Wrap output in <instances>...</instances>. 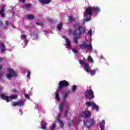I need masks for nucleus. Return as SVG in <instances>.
Instances as JSON below:
<instances>
[{
  "label": "nucleus",
  "mask_w": 130,
  "mask_h": 130,
  "mask_svg": "<svg viewBox=\"0 0 130 130\" xmlns=\"http://www.w3.org/2000/svg\"><path fill=\"white\" fill-rule=\"evenodd\" d=\"M100 11V8L98 7H88L86 8L84 12V19L83 20V24H86L87 22H90L92 20V15L93 14H97Z\"/></svg>",
  "instance_id": "obj_1"
},
{
  "label": "nucleus",
  "mask_w": 130,
  "mask_h": 130,
  "mask_svg": "<svg viewBox=\"0 0 130 130\" xmlns=\"http://www.w3.org/2000/svg\"><path fill=\"white\" fill-rule=\"evenodd\" d=\"M82 34V26H78V28L75 31L73 32V35L74 36V42L75 43H78V39L81 37Z\"/></svg>",
  "instance_id": "obj_2"
},
{
  "label": "nucleus",
  "mask_w": 130,
  "mask_h": 130,
  "mask_svg": "<svg viewBox=\"0 0 130 130\" xmlns=\"http://www.w3.org/2000/svg\"><path fill=\"white\" fill-rule=\"evenodd\" d=\"M70 86V83L67 80H61L59 81L57 90L58 91H61L62 88H67Z\"/></svg>",
  "instance_id": "obj_3"
},
{
  "label": "nucleus",
  "mask_w": 130,
  "mask_h": 130,
  "mask_svg": "<svg viewBox=\"0 0 130 130\" xmlns=\"http://www.w3.org/2000/svg\"><path fill=\"white\" fill-rule=\"evenodd\" d=\"M84 95L86 99H89V100L95 98V96L94 95V91H93L92 89L86 90L85 92L84 93Z\"/></svg>",
  "instance_id": "obj_4"
},
{
  "label": "nucleus",
  "mask_w": 130,
  "mask_h": 130,
  "mask_svg": "<svg viewBox=\"0 0 130 130\" xmlns=\"http://www.w3.org/2000/svg\"><path fill=\"white\" fill-rule=\"evenodd\" d=\"M95 123V121H94V119H90L87 120H83V124L85 127L87 128H91V127L93 124Z\"/></svg>",
  "instance_id": "obj_5"
},
{
  "label": "nucleus",
  "mask_w": 130,
  "mask_h": 130,
  "mask_svg": "<svg viewBox=\"0 0 130 130\" xmlns=\"http://www.w3.org/2000/svg\"><path fill=\"white\" fill-rule=\"evenodd\" d=\"M8 72L9 73L6 75L7 79H11L12 77L17 76V74H16V72H14V70L11 68L8 69Z\"/></svg>",
  "instance_id": "obj_6"
},
{
  "label": "nucleus",
  "mask_w": 130,
  "mask_h": 130,
  "mask_svg": "<svg viewBox=\"0 0 130 130\" xmlns=\"http://www.w3.org/2000/svg\"><path fill=\"white\" fill-rule=\"evenodd\" d=\"M91 111L89 110H85L82 112V117L84 118H89V117H91Z\"/></svg>",
  "instance_id": "obj_7"
},
{
  "label": "nucleus",
  "mask_w": 130,
  "mask_h": 130,
  "mask_svg": "<svg viewBox=\"0 0 130 130\" xmlns=\"http://www.w3.org/2000/svg\"><path fill=\"white\" fill-rule=\"evenodd\" d=\"M82 47L83 48H86L88 50H90L91 51H93V47H92V44H87L85 42L83 43L82 45Z\"/></svg>",
  "instance_id": "obj_8"
},
{
  "label": "nucleus",
  "mask_w": 130,
  "mask_h": 130,
  "mask_svg": "<svg viewBox=\"0 0 130 130\" xmlns=\"http://www.w3.org/2000/svg\"><path fill=\"white\" fill-rule=\"evenodd\" d=\"M31 37H32L34 40H39V35L38 31L34 30L31 34Z\"/></svg>",
  "instance_id": "obj_9"
},
{
  "label": "nucleus",
  "mask_w": 130,
  "mask_h": 130,
  "mask_svg": "<svg viewBox=\"0 0 130 130\" xmlns=\"http://www.w3.org/2000/svg\"><path fill=\"white\" fill-rule=\"evenodd\" d=\"M6 8V5H4L2 6L0 10V15L1 17H5V8Z\"/></svg>",
  "instance_id": "obj_10"
},
{
  "label": "nucleus",
  "mask_w": 130,
  "mask_h": 130,
  "mask_svg": "<svg viewBox=\"0 0 130 130\" xmlns=\"http://www.w3.org/2000/svg\"><path fill=\"white\" fill-rule=\"evenodd\" d=\"M84 70L85 71H86V72H87V73H90L91 71V68H90V66H89V64H84Z\"/></svg>",
  "instance_id": "obj_11"
},
{
  "label": "nucleus",
  "mask_w": 130,
  "mask_h": 130,
  "mask_svg": "<svg viewBox=\"0 0 130 130\" xmlns=\"http://www.w3.org/2000/svg\"><path fill=\"white\" fill-rule=\"evenodd\" d=\"M100 127L101 130H105V120H103L100 124Z\"/></svg>",
  "instance_id": "obj_12"
},
{
  "label": "nucleus",
  "mask_w": 130,
  "mask_h": 130,
  "mask_svg": "<svg viewBox=\"0 0 130 130\" xmlns=\"http://www.w3.org/2000/svg\"><path fill=\"white\" fill-rule=\"evenodd\" d=\"M0 47L1 48V52L2 53L5 52V51L6 50V47H5V44H4V43H0Z\"/></svg>",
  "instance_id": "obj_13"
},
{
  "label": "nucleus",
  "mask_w": 130,
  "mask_h": 130,
  "mask_svg": "<svg viewBox=\"0 0 130 130\" xmlns=\"http://www.w3.org/2000/svg\"><path fill=\"white\" fill-rule=\"evenodd\" d=\"M65 41L67 44V46L68 48H71V46H72V45L71 44V41L70 40L67 38H65Z\"/></svg>",
  "instance_id": "obj_14"
},
{
  "label": "nucleus",
  "mask_w": 130,
  "mask_h": 130,
  "mask_svg": "<svg viewBox=\"0 0 130 130\" xmlns=\"http://www.w3.org/2000/svg\"><path fill=\"white\" fill-rule=\"evenodd\" d=\"M71 93V91H66L63 95V100H66L67 98L69 96V94Z\"/></svg>",
  "instance_id": "obj_15"
},
{
  "label": "nucleus",
  "mask_w": 130,
  "mask_h": 130,
  "mask_svg": "<svg viewBox=\"0 0 130 130\" xmlns=\"http://www.w3.org/2000/svg\"><path fill=\"white\" fill-rule=\"evenodd\" d=\"M94 104L95 103L94 102H86V103L87 107H91V106L93 107Z\"/></svg>",
  "instance_id": "obj_16"
},
{
  "label": "nucleus",
  "mask_w": 130,
  "mask_h": 130,
  "mask_svg": "<svg viewBox=\"0 0 130 130\" xmlns=\"http://www.w3.org/2000/svg\"><path fill=\"white\" fill-rule=\"evenodd\" d=\"M18 106H24V104H25V102L24 101L19 100L17 102Z\"/></svg>",
  "instance_id": "obj_17"
},
{
  "label": "nucleus",
  "mask_w": 130,
  "mask_h": 130,
  "mask_svg": "<svg viewBox=\"0 0 130 130\" xmlns=\"http://www.w3.org/2000/svg\"><path fill=\"white\" fill-rule=\"evenodd\" d=\"M92 109H95L96 111H99V106L96 105V104L94 103L92 106Z\"/></svg>",
  "instance_id": "obj_18"
},
{
  "label": "nucleus",
  "mask_w": 130,
  "mask_h": 130,
  "mask_svg": "<svg viewBox=\"0 0 130 130\" xmlns=\"http://www.w3.org/2000/svg\"><path fill=\"white\" fill-rule=\"evenodd\" d=\"M9 98V101H10V99H11L12 100H13V99H16V98H18V95H16V94H13L11 95L10 96H8Z\"/></svg>",
  "instance_id": "obj_19"
},
{
  "label": "nucleus",
  "mask_w": 130,
  "mask_h": 130,
  "mask_svg": "<svg viewBox=\"0 0 130 130\" xmlns=\"http://www.w3.org/2000/svg\"><path fill=\"white\" fill-rule=\"evenodd\" d=\"M62 106H64V105H67V100H62V101L61 102V103L59 104Z\"/></svg>",
  "instance_id": "obj_20"
},
{
  "label": "nucleus",
  "mask_w": 130,
  "mask_h": 130,
  "mask_svg": "<svg viewBox=\"0 0 130 130\" xmlns=\"http://www.w3.org/2000/svg\"><path fill=\"white\" fill-rule=\"evenodd\" d=\"M68 20L69 22H75V18H74V16H69Z\"/></svg>",
  "instance_id": "obj_21"
},
{
  "label": "nucleus",
  "mask_w": 130,
  "mask_h": 130,
  "mask_svg": "<svg viewBox=\"0 0 130 130\" xmlns=\"http://www.w3.org/2000/svg\"><path fill=\"white\" fill-rule=\"evenodd\" d=\"M55 99L57 101H60V98H59V94L57 92H55Z\"/></svg>",
  "instance_id": "obj_22"
},
{
  "label": "nucleus",
  "mask_w": 130,
  "mask_h": 130,
  "mask_svg": "<svg viewBox=\"0 0 130 130\" xmlns=\"http://www.w3.org/2000/svg\"><path fill=\"white\" fill-rule=\"evenodd\" d=\"M31 7V4H25L24 6H22V8L24 9H28Z\"/></svg>",
  "instance_id": "obj_23"
},
{
  "label": "nucleus",
  "mask_w": 130,
  "mask_h": 130,
  "mask_svg": "<svg viewBox=\"0 0 130 130\" xmlns=\"http://www.w3.org/2000/svg\"><path fill=\"white\" fill-rule=\"evenodd\" d=\"M26 17L29 20H33V19L35 18V17L34 15H32L31 14L27 15Z\"/></svg>",
  "instance_id": "obj_24"
},
{
  "label": "nucleus",
  "mask_w": 130,
  "mask_h": 130,
  "mask_svg": "<svg viewBox=\"0 0 130 130\" xmlns=\"http://www.w3.org/2000/svg\"><path fill=\"white\" fill-rule=\"evenodd\" d=\"M61 28H62V23L60 22V23H59V24L57 26V29L58 30H61Z\"/></svg>",
  "instance_id": "obj_25"
},
{
  "label": "nucleus",
  "mask_w": 130,
  "mask_h": 130,
  "mask_svg": "<svg viewBox=\"0 0 130 130\" xmlns=\"http://www.w3.org/2000/svg\"><path fill=\"white\" fill-rule=\"evenodd\" d=\"M47 126V123H44L43 125H42L41 128L42 129H45Z\"/></svg>",
  "instance_id": "obj_26"
},
{
  "label": "nucleus",
  "mask_w": 130,
  "mask_h": 130,
  "mask_svg": "<svg viewBox=\"0 0 130 130\" xmlns=\"http://www.w3.org/2000/svg\"><path fill=\"white\" fill-rule=\"evenodd\" d=\"M89 73H90L91 76H94L96 74V70H90Z\"/></svg>",
  "instance_id": "obj_27"
},
{
  "label": "nucleus",
  "mask_w": 130,
  "mask_h": 130,
  "mask_svg": "<svg viewBox=\"0 0 130 130\" xmlns=\"http://www.w3.org/2000/svg\"><path fill=\"white\" fill-rule=\"evenodd\" d=\"M58 122H59V126L60 127H63V125H64L63 122L61 121V120H60V121H58Z\"/></svg>",
  "instance_id": "obj_28"
},
{
  "label": "nucleus",
  "mask_w": 130,
  "mask_h": 130,
  "mask_svg": "<svg viewBox=\"0 0 130 130\" xmlns=\"http://www.w3.org/2000/svg\"><path fill=\"white\" fill-rule=\"evenodd\" d=\"M55 127H56V125H55V123H54L51 126L50 129V130H54L55 129Z\"/></svg>",
  "instance_id": "obj_29"
},
{
  "label": "nucleus",
  "mask_w": 130,
  "mask_h": 130,
  "mask_svg": "<svg viewBox=\"0 0 130 130\" xmlns=\"http://www.w3.org/2000/svg\"><path fill=\"white\" fill-rule=\"evenodd\" d=\"M62 108H63V106H61V105H59V107H58V110L59 111H60V112H61V111H62Z\"/></svg>",
  "instance_id": "obj_30"
},
{
  "label": "nucleus",
  "mask_w": 130,
  "mask_h": 130,
  "mask_svg": "<svg viewBox=\"0 0 130 130\" xmlns=\"http://www.w3.org/2000/svg\"><path fill=\"white\" fill-rule=\"evenodd\" d=\"M51 1V0H44L43 4L44 5H47V4H49Z\"/></svg>",
  "instance_id": "obj_31"
},
{
  "label": "nucleus",
  "mask_w": 130,
  "mask_h": 130,
  "mask_svg": "<svg viewBox=\"0 0 130 130\" xmlns=\"http://www.w3.org/2000/svg\"><path fill=\"white\" fill-rule=\"evenodd\" d=\"M76 90H77V86L74 85L72 86V91L75 92V91H76Z\"/></svg>",
  "instance_id": "obj_32"
},
{
  "label": "nucleus",
  "mask_w": 130,
  "mask_h": 130,
  "mask_svg": "<svg viewBox=\"0 0 130 130\" xmlns=\"http://www.w3.org/2000/svg\"><path fill=\"white\" fill-rule=\"evenodd\" d=\"M88 59L90 62H93L94 61V60H93V58H92V57H91V56H88Z\"/></svg>",
  "instance_id": "obj_33"
},
{
  "label": "nucleus",
  "mask_w": 130,
  "mask_h": 130,
  "mask_svg": "<svg viewBox=\"0 0 130 130\" xmlns=\"http://www.w3.org/2000/svg\"><path fill=\"white\" fill-rule=\"evenodd\" d=\"M0 28L4 29V22L2 20H0Z\"/></svg>",
  "instance_id": "obj_34"
},
{
  "label": "nucleus",
  "mask_w": 130,
  "mask_h": 130,
  "mask_svg": "<svg viewBox=\"0 0 130 130\" xmlns=\"http://www.w3.org/2000/svg\"><path fill=\"white\" fill-rule=\"evenodd\" d=\"M57 119L58 121H60V113H58L57 114Z\"/></svg>",
  "instance_id": "obj_35"
},
{
  "label": "nucleus",
  "mask_w": 130,
  "mask_h": 130,
  "mask_svg": "<svg viewBox=\"0 0 130 130\" xmlns=\"http://www.w3.org/2000/svg\"><path fill=\"white\" fill-rule=\"evenodd\" d=\"M68 113H69V111L68 110H67L65 111L64 114V116H65V117H67Z\"/></svg>",
  "instance_id": "obj_36"
},
{
  "label": "nucleus",
  "mask_w": 130,
  "mask_h": 130,
  "mask_svg": "<svg viewBox=\"0 0 130 130\" xmlns=\"http://www.w3.org/2000/svg\"><path fill=\"white\" fill-rule=\"evenodd\" d=\"M36 25H38V26H43V23H42V22H36Z\"/></svg>",
  "instance_id": "obj_37"
},
{
  "label": "nucleus",
  "mask_w": 130,
  "mask_h": 130,
  "mask_svg": "<svg viewBox=\"0 0 130 130\" xmlns=\"http://www.w3.org/2000/svg\"><path fill=\"white\" fill-rule=\"evenodd\" d=\"M72 51H73V52H74V53H75V54L78 53V50H77V49H76L75 48H73L72 49Z\"/></svg>",
  "instance_id": "obj_38"
},
{
  "label": "nucleus",
  "mask_w": 130,
  "mask_h": 130,
  "mask_svg": "<svg viewBox=\"0 0 130 130\" xmlns=\"http://www.w3.org/2000/svg\"><path fill=\"white\" fill-rule=\"evenodd\" d=\"M24 96L25 98H26V99H30V96L29 95V94L25 93L24 94Z\"/></svg>",
  "instance_id": "obj_39"
},
{
  "label": "nucleus",
  "mask_w": 130,
  "mask_h": 130,
  "mask_svg": "<svg viewBox=\"0 0 130 130\" xmlns=\"http://www.w3.org/2000/svg\"><path fill=\"white\" fill-rule=\"evenodd\" d=\"M12 106H18V102H12Z\"/></svg>",
  "instance_id": "obj_40"
},
{
  "label": "nucleus",
  "mask_w": 130,
  "mask_h": 130,
  "mask_svg": "<svg viewBox=\"0 0 130 130\" xmlns=\"http://www.w3.org/2000/svg\"><path fill=\"white\" fill-rule=\"evenodd\" d=\"M30 75H31V72H30V71H28L27 72V78H30Z\"/></svg>",
  "instance_id": "obj_41"
},
{
  "label": "nucleus",
  "mask_w": 130,
  "mask_h": 130,
  "mask_svg": "<svg viewBox=\"0 0 130 130\" xmlns=\"http://www.w3.org/2000/svg\"><path fill=\"white\" fill-rule=\"evenodd\" d=\"M88 34H89L90 35V36H92V29H90L88 32Z\"/></svg>",
  "instance_id": "obj_42"
},
{
  "label": "nucleus",
  "mask_w": 130,
  "mask_h": 130,
  "mask_svg": "<svg viewBox=\"0 0 130 130\" xmlns=\"http://www.w3.org/2000/svg\"><path fill=\"white\" fill-rule=\"evenodd\" d=\"M21 38H23V39H25V38H27V36L25 35H22L21 36Z\"/></svg>",
  "instance_id": "obj_43"
},
{
  "label": "nucleus",
  "mask_w": 130,
  "mask_h": 130,
  "mask_svg": "<svg viewBox=\"0 0 130 130\" xmlns=\"http://www.w3.org/2000/svg\"><path fill=\"white\" fill-rule=\"evenodd\" d=\"M18 1L20 3H22V4H25V2H26V0H18Z\"/></svg>",
  "instance_id": "obj_44"
},
{
  "label": "nucleus",
  "mask_w": 130,
  "mask_h": 130,
  "mask_svg": "<svg viewBox=\"0 0 130 130\" xmlns=\"http://www.w3.org/2000/svg\"><path fill=\"white\" fill-rule=\"evenodd\" d=\"M68 32L69 33V34H73V30H72V29H69Z\"/></svg>",
  "instance_id": "obj_45"
},
{
  "label": "nucleus",
  "mask_w": 130,
  "mask_h": 130,
  "mask_svg": "<svg viewBox=\"0 0 130 130\" xmlns=\"http://www.w3.org/2000/svg\"><path fill=\"white\" fill-rule=\"evenodd\" d=\"M19 111L20 112V115H23V111H22L21 109H19Z\"/></svg>",
  "instance_id": "obj_46"
},
{
  "label": "nucleus",
  "mask_w": 130,
  "mask_h": 130,
  "mask_svg": "<svg viewBox=\"0 0 130 130\" xmlns=\"http://www.w3.org/2000/svg\"><path fill=\"white\" fill-rule=\"evenodd\" d=\"M82 33H85V32H86V28H82Z\"/></svg>",
  "instance_id": "obj_47"
},
{
  "label": "nucleus",
  "mask_w": 130,
  "mask_h": 130,
  "mask_svg": "<svg viewBox=\"0 0 130 130\" xmlns=\"http://www.w3.org/2000/svg\"><path fill=\"white\" fill-rule=\"evenodd\" d=\"M39 2L40 4H43L44 0H39Z\"/></svg>",
  "instance_id": "obj_48"
},
{
  "label": "nucleus",
  "mask_w": 130,
  "mask_h": 130,
  "mask_svg": "<svg viewBox=\"0 0 130 130\" xmlns=\"http://www.w3.org/2000/svg\"><path fill=\"white\" fill-rule=\"evenodd\" d=\"M24 43H25V44H28V40H24Z\"/></svg>",
  "instance_id": "obj_49"
},
{
  "label": "nucleus",
  "mask_w": 130,
  "mask_h": 130,
  "mask_svg": "<svg viewBox=\"0 0 130 130\" xmlns=\"http://www.w3.org/2000/svg\"><path fill=\"white\" fill-rule=\"evenodd\" d=\"M2 77H3V73H2V72H0V80L1 79H2Z\"/></svg>",
  "instance_id": "obj_50"
},
{
  "label": "nucleus",
  "mask_w": 130,
  "mask_h": 130,
  "mask_svg": "<svg viewBox=\"0 0 130 130\" xmlns=\"http://www.w3.org/2000/svg\"><path fill=\"white\" fill-rule=\"evenodd\" d=\"M5 24L6 25H9V21L8 20L5 21Z\"/></svg>",
  "instance_id": "obj_51"
},
{
  "label": "nucleus",
  "mask_w": 130,
  "mask_h": 130,
  "mask_svg": "<svg viewBox=\"0 0 130 130\" xmlns=\"http://www.w3.org/2000/svg\"><path fill=\"white\" fill-rule=\"evenodd\" d=\"M100 58H101V59H104V57H103V55H101Z\"/></svg>",
  "instance_id": "obj_52"
},
{
  "label": "nucleus",
  "mask_w": 130,
  "mask_h": 130,
  "mask_svg": "<svg viewBox=\"0 0 130 130\" xmlns=\"http://www.w3.org/2000/svg\"><path fill=\"white\" fill-rule=\"evenodd\" d=\"M79 62L80 64H82V60H79Z\"/></svg>",
  "instance_id": "obj_53"
},
{
  "label": "nucleus",
  "mask_w": 130,
  "mask_h": 130,
  "mask_svg": "<svg viewBox=\"0 0 130 130\" xmlns=\"http://www.w3.org/2000/svg\"><path fill=\"white\" fill-rule=\"evenodd\" d=\"M3 69V65H0V70H2Z\"/></svg>",
  "instance_id": "obj_54"
},
{
  "label": "nucleus",
  "mask_w": 130,
  "mask_h": 130,
  "mask_svg": "<svg viewBox=\"0 0 130 130\" xmlns=\"http://www.w3.org/2000/svg\"><path fill=\"white\" fill-rule=\"evenodd\" d=\"M3 60V59L2 58H0V62Z\"/></svg>",
  "instance_id": "obj_55"
},
{
  "label": "nucleus",
  "mask_w": 130,
  "mask_h": 130,
  "mask_svg": "<svg viewBox=\"0 0 130 130\" xmlns=\"http://www.w3.org/2000/svg\"><path fill=\"white\" fill-rule=\"evenodd\" d=\"M79 26L78 24H76L75 26V27H77V26Z\"/></svg>",
  "instance_id": "obj_56"
},
{
  "label": "nucleus",
  "mask_w": 130,
  "mask_h": 130,
  "mask_svg": "<svg viewBox=\"0 0 130 130\" xmlns=\"http://www.w3.org/2000/svg\"><path fill=\"white\" fill-rule=\"evenodd\" d=\"M79 122H80V121H79L78 122H77V124H79Z\"/></svg>",
  "instance_id": "obj_57"
},
{
  "label": "nucleus",
  "mask_w": 130,
  "mask_h": 130,
  "mask_svg": "<svg viewBox=\"0 0 130 130\" xmlns=\"http://www.w3.org/2000/svg\"><path fill=\"white\" fill-rule=\"evenodd\" d=\"M83 62H84V61H82V63L83 64Z\"/></svg>",
  "instance_id": "obj_58"
},
{
  "label": "nucleus",
  "mask_w": 130,
  "mask_h": 130,
  "mask_svg": "<svg viewBox=\"0 0 130 130\" xmlns=\"http://www.w3.org/2000/svg\"><path fill=\"white\" fill-rule=\"evenodd\" d=\"M82 46V45H80V47Z\"/></svg>",
  "instance_id": "obj_59"
}]
</instances>
